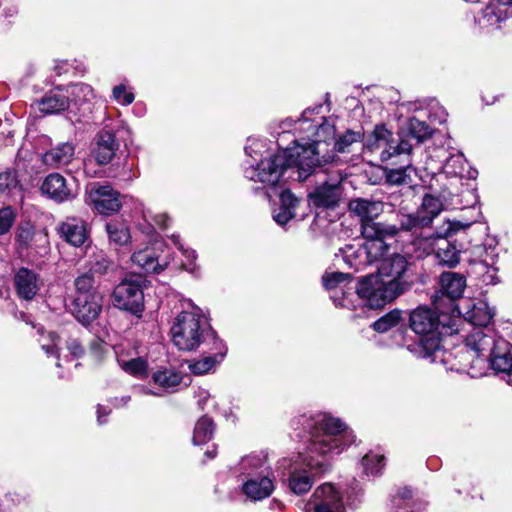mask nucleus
I'll use <instances>...</instances> for the list:
<instances>
[{"label":"nucleus","mask_w":512,"mask_h":512,"mask_svg":"<svg viewBox=\"0 0 512 512\" xmlns=\"http://www.w3.org/2000/svg\"><path fill=\"white\" fill-rule=\"evenodd\" d=\"M274 490V483L271 474L253 475L245 477L242 484L243 493L252 500H262L269 497Z\"/></svg>","instance_id":"obj_21"},{"label":"nucleus","mask_w":512,"mask_h":512,"mask_svg":"<svg viewBox=\"0 0 512 512\" xmlns=\"http://www.w3.org/2000/svg\"><path fill=\"white\" fill-rule=\"evenodd\" d=\"M131 260L148 273H160L168 265V261L160 263L154 249L151 247H145L142 250L134 252Z\"/></svg>","instance_id":"obj_29"},{"label":"nucleus","mask_w":512,"mask_h":512,"mask_svg":"<svg viewBox=\"0 0 512 512\" xmlns=\"http://www.w3.org/2000/svg\"><path fill=\"white\" fill-rule=\"evenodd\" d=\"M102 302V296L74 297L71 308L72 314L79 323L88 326L100 315Z\"/></svg>","instance_id":"obj_17"},{"label":"nucleus","mask_w":512,"mask_h":512,"mask_svg":"<svg viewBox=\"0 0 512 512\" xmlns=\"http://www.w3.org/2000/svg\"><path fill=\"white\" fill-rule=\"evenodd\" d=\"M118 362L122 370L132 376L142 378L148 375V364L141 357L133 358L128 361L119 360Z\"/></svg>","instance_id":"obj_40"},{"label":"nucleus","mask_w":512,"mask_h":512,"mask_svg":"<svg viewBox=\"0 0 512 512\" xmlns=\"http://www.w3.org/2000/svg\"><path fill=\"white\" fill-rule=\"evenodd\" d=\"M440 288L444 295L450 299H458L466 288V279L456 272H444L440 276Z\"/></svg>","instance_id":"obj_30"},{"label":"nucleus","mask_w":512,"mask_h":512,"mask_svg":"<svg viewBox=\"0 0 512 512\" xmlns=\"http://www.w3.org/2000/svg\"><path fill=\"white\" fill-rule=\"evenodd\" d=\"M362 134L348 130L334 142V149L340 153L350 152V147L361 141Z\"/></svg>","instance_id":"obj_44"},{"label":"nucleus","mask_w":512,"mask_h":512,"mask_svg":"<svg viewBox=\"0 0 512 512\" xmlns=\"http://www.w3.org/2000/svg\"><path fill=\"white\" fill-rule=\"evenodd\" d=\"M265 147V143L258 139H248V144L245 146L246 154L256 161L257 156H262L261 149Z\"/></svg>","instance_id":"obj_53"},{"label":"nucleus","mask_w":512,"mask_h":512,"mask_svg":"<svg viewBox=\"0 0 512 512\" xmlns=\"http://www.w3.org/2000/svg\"><path fill=\"white\" fill-rule=\"evenodd\" d=\"M143 392H144L145 394H151V395H155V396H161V394H159V393H155V392H153V391H151V390H149V389H145V388H143Z\"/></svg>","instance_id":"obj_63"},{"label":"nucleus","mask_w":512,"mask_h":512,"mask_svg":"<svg viewBox=\"0 0 512 512\" xmlns=\"http://www.w3.org/2000/svg\"><path fill=\"white\" fill-rule=\"evenodd\" d=\"M394 504L398 509V512H409L407 507L410 506V491H404L401 497H396L394 499Z\"/></svg>","instance_id":"obj_55"},{"label":"nucleus","mask_w":512,"mask_h":512,"mask_svg":"<svg viewBox=\"0 0 512 512\" xmlns=\"http://www.w3.org/2000/svg\"><path fill=\"white\" fill-rule=\"evenodd\" d=\"M17 184V179L15 174L6 170L0 173V194L4 193L7 189L15 187Z\"/></svg>","instance_id":"obj_54"},{"label":"nucleus","mask_w":512,"mask_h":512,"mask_svg":"<svg viewBox=\"0 0 512 512\" xmlns=\"http://www.w3.org/2000/svg\"><path fill=\"white\" fill-rule=\"evenodd\" d=\"M118 149L114 131L105 127L97 134L92 154L98 164L106 165L112 161Z\"/></svg>","instance_id":"obj_20"},{"label":"nucleus","mask_w":512,"mask_h":512,"mask_svg":"<svg viewBox=\"0 0 512 512\" xmlns=\"http://www.w3.org/2000/svg\"><path fill=\"white\" fill-rule=\"evenodd\" d=\"M112 98L118 104L128 106L133 103L135 96L132 92L127 90L125 84L116 85L112 90Z\"/></svg>","instance_id":"obj_50"},{"label":"nucleus","mask_w":512,"mask_h":512,"mask_svg":"<svg viewBox=\"0 0 512 512\" xmlns=\"http://www.w3.org/2000/svg\"><path fill=\"white\" fill-rule=\"evenodd\" d=\"M431 128L425 121L410 118L401 127L396 137L385 126H376L366 143L367 149L377 154L382 162L392 165L402 163L399 168L387 172V181L394 185L412 183V151L431 136Z\"/></svg>","instance_id":"obj_2"},{"label":"nucleus","mask_w":512,"mask_h":512,"mask_svg":"<svg viewBox=\"0 0 512 512\" xmlns=\"http://www.w3.org/2000/svg\"><path fill=\"white\" fill-rule=\"evenodd\" d=\"M70 94L78 98V101H89L94 97V91L92 87L85 83H78L71 86Z\"/></svg>","instance_id":"obj_52"},{"label":"nucleus","mask_w":512,"mask_h":512,"mask_svg":"<svg viewBox=\"0 0 512 512\" xmlns=\"http://www.w3.org/2000/svg\"><path fill=\"white\" fill-rule=\"evenodd\" d=\"M351 275L342 272L326 273L323 276V284L327 290L332 291L331 299L338 307L352 309L355 306L349 299L346 287L350 284Z\"/></svg>","instance_id":"obj_16"},{"label":"nucleus","mask_w":512,"mask_h":512,"mask_svg":"<svg viewBox=\"0 0 512 512\" xmlns=\"http://www.w3.org/2000/svg\"><path fill=\"white\" fill-rule=\"evenodd\" d=\"M106 231L111 243L123 246L130 241V232L128 227L121 222H110L106 225Z\"/></svg>","instance_id":"obj_39"},{"label":"nucleus","mask_w":512,"mask_h":512,"mask_svg":"<svg viewBox=\"0 0 512 512\" xmlns=\"http://www.w3.org/2000/svg\"><path fill=\"white\" fill-rule=\"evenodd\" d=\"M152 379L153 382L159 387L169 390L179 386L183 377L181 373L172 369L165 368L153 373Z\"/></svg>","instance_id":"obj_37"},{"label":"nucleus","mask_w":512,"mask_h":512,"mask_svg":"<svg viewBox=\"0 0 512 512\" xmlns=\"http://www.w3.org/2000/svg\"><path fill=\"white\" fill-rule=\"evenodd\" d=\"M119 193L109 185H95L88 194L90 203L101 214L109 215L120 210Z\"/></svg>","instance_id":"obj_15"},{"label":"nucleus","mask_w":512,"mask_h":512,"mask_svg":"<svg viewBox=\"0 0 512 512\" xmlns=\"http://www.w3.org/2000/svg\"><path fill=\"white\" fill-rule=\"evenodd\" d=\"M110 410H107L105 407L99 405L97 408V420L99 424H104L106 419H103L104 416H108Z\"/></svg>","instance_id":"obj_58"},{"label":"nucleus","mask_w":512,"mask_h":512,"mask_svg":"<svg viewBox=\"0 0 512 512\" xmlns=\"http://www.w3.org/2000/svg\"><path fill=\"white\" fill-rule=\"evenodd\" d=\"M205 455H206L209 459H212V458H214V457H215V455H216V451H215V450H212V451L208 450V451L205 453Z\"/></svg>","instance_id":"obj_62"},{"label":"nucleus","mask_w":512,"mask_h":512,"mask_svg":"<svg viewBox=\"0 0 512 512\" xmlns=\"http://www.w3.org/2000/svg\"><path fill=\"white\" fill-rule=\"evenodd\" d=\"M130 401V396H122L121 398H115L114 402L112 403L114 407H124L128 404Z\"/></svg>","instance_id":"obj_59"},{"label":"nucleus","mask_w":512,"mask_h":512,"mask_svg":"<svg viewBox=\"0 0 512 512\" xmlns=\"http://www.w3.org/2000/svg\"><path fill=\"white\" fill-rule=\"evenodd\" d=\"M362 466L367 475L377 476L385 466L384 456L370 452L363 457Z\"/></svg>","instance_id":"obj_41"},{"label":"nucleus","mask_w":512,"mask_h":512,"mask_svg":"<svg viewBox=\"0 0 512 512\" xmlns=\"http://www.w3.org/2000/svg\"><path fill=\"white\" fill-rule=\"evenodd\" d=\"M41 193L56 203L74 200L78 195V187L73 178L67 179L62 174L54 172L47 175L41 186Z\"/></svg>","instance_id":"obj_13"},{"label":"nucleus","mask_w":512,"mask_h":512,"mask_svg":"<svg viewBox=\"0 0 512 512\" xmlns=\"http://www.w3.org/2000/svg\"><path fill=\"white\" fill-rule=\"evenodd\" d=\"M190 310H183L175 318L171 327L173 344L182 351H194L208 344L217 343L221 339L212 329L199 307L188 301Z\"/></svg>","instance_id":"obj_5"},{"label":"nucleus","mask_w":512,"mask_h":512,"mask_svg":"<svg viewBox=\"0 0 512 512\" xmlns=\"http://www.w3.org/2000/svg\"><path fill=\"white\" fill-rule=\"evenodd\" d=\"M466 344L476 353L477 357L488 358L496 349L498 339L485 333L482 329H476L468 336Z\"/></svg>","instance_id":"obj_24"},{"label":"nucleus","mask_w":512,"mask_h":512,"mask_svg":"<svg viewBox=\"0 0 512 512\" xmlns=\"http://www.w3.org/2000/svg\"><path fill=\"white\" fill-rule=\"evenodd\" d=\"M75 147L70 142L58 144L43 154V163L57 168L69 164L74 156Z\"/></svg>","instance_id":"obj_26"},{"label":"nucleus","mask_w":512,"mask_h":512,"mask_svg":"<svg viewBox=\"0 0 512 512\" xmlns=\"http://www.w3.org/2000/svg\"><path fill=\"white\" fill-rule=\"evenodd\" d=\"M59 232L61 236L71 245L81 246L86 239V229L82 220L77 218H68L64 221Z\"/></svg>","instance_id":"obj_31"},{"label":"nucleus","mask_w":512,"mask_h":512,"mask_svg":"<svg viewBox=\"0 0 512 512\" xmlns=\"http://www.w3.org/2000/svg\"><path fill=\"white\" fill-rule=\"evenodd\" d=\"M16 219V213L12 207L0 208V236L8 233Z\"/></svg>","instance_id":"obj_48"},{"label":"nucleus","mask_w":512,"mask_h":512,"mask_svg":"<svg viewBox=\"0 0 512 512\" xmlns=\"http://www.w3.org/2000/svg\"><path fill=\"white\" fill-rule=\"evenodd\" d=\"M314 152L303 145L287 147L255 164L249 162L244 175L251 181L270 186L280 181H305L317 167Z\"/></svg>","instance_id":"obj_4"},{"label":"nucleus","mask_w":512,"mask_h":512,"mask_svg":"<svg viewBox=\"0 0 512 512\" xmlns=\"http://www.w3.org/2000/svg\"><path fill=\"white\" fill-rule=\"evenodd\" d=\"M443 210V204L440 198L431 195L425 194L421 205L418 207L417 212L420 217L428 218V227L432 224L433 220L441 213Z\"/></svg>","instance_id":"obj_35"},{"label":"nucleus","mask_w":512,"mask_h":512,"mask_svg":"<svg viewBox=\"0 0 512 512\" xmlns=\"http://www.w3.org/2000/svg\"><path fill=\"white\" fill-rule=\"evenodd\" d=\"M7 18H13L17 14V9L15 7H10L6 11Z\"/></svg>","instance_id":"obj_60"},{"label":"nucleus","mask_w":512,"mask_h":512,"mask_svg":"<svg viewBox=\"0 0 512 512\" xmlns=\"http://www.w3.org/2000/svg\"><path fill=\"white\" fill-rule=\"evenodd\" d=\"M14 286L19 298L30 301L40 288L38 275L28 268H20L14 276Z\"/></svg>","instance_id":"obj_22"},{"label":"nucleus","mask_w":512,"mask_h":512,"mask_svg":"<svg viewBox=\"0 0 512 512\" xmlns=\"http://www.w3.org/2000/svg\"><path fill=\"white\" fill-rule=\"evenodd\" d=\"M364 242L358 245H347L342 250L344 262L355 270H361L378 261L389 250V245L379 236L363 237Z\"/></svg>","instance_id":"obj_9"},{"label":"nucleus","mask_w":512,"mask_h":512,"mask_svg":"<svg viewBox=\"0 0 512 512\" xmlns=\"http://www.w3.org/2000/svg\"><path fill=\"white\" fill-rule=\"evenodd\" d=\"M91 346H92L93 349H100L101 348V343L98 340H94L91 343Z\"/></svg>","instance_id":"obj_61"},{"label":"nucleus","mask_w":512,"mask_h":512,"mask_svg":"<svg viewBox=\"0 0 512 512\" xmlns=\"http://www.w3.org/2000/svg\"><path fill=\"white\" fill-rule=\"evenodd\" d=\"M471 322L479 327L487 326L493 318V314L486 308L475 306L471 311Z\"/></svg>","instance_id":"obj_51"},{"label":"nucleus","mask_w":512,"mask_h":512,"mask_svg":"<svg viewBox=\"0 0 512 512\" xmlns=\"http://www.w3.org/2000/svg\"><path fill=\"white\" fill-rule=\"evenodd\" d=\"M60 338L54 332H47L41 335L39 340L42 349L45 351L47 355H54L57 358L59 357L57 347Z\"/></svg>","instance_id":"obj_47"},{"label":"nucleus","mask_w":512,"mask_h":512,"mask_svg":"<svg viewBox=\"0 0 512 512\" xmlns=\"http://www.w3.org/2000/svg\"><path fill=\"white\" fill-rule=\"evenodd\" d=\"M442 171L450 177L475 179L477 170L468 166L464 155L460 152L450 155L441 166Z\"/></svg>","instance_id":"obj_23"},{"label":"nucleus","mask_w":512,"mask_h":512,"mask_svg":"<svg viewBox=\"0 0 512 512\" xmlns=\"http://www.w3.org/2000/svg\"><path fill=\"white\" fill-rule=\"evenodd\" d=\"M428 218L420 217L418 212L398 214L396 224H368L365 233L369 237L379 236L382 241L396 237L400 232H409L417 228L428 227Z\"/></svg>","instance_id":"obj_11"},{"label":"nucleus","mask_w":512,"mask_h":512,"mask_svg":"<svg viewBox=\"0 0 512 512\" xmlns=\"http://www.w3.org/2000/svg\"><path fill=\"white\" fill-rule=\"evenodd\" d=\"M199 349L203 354L208 355L189 365L191 372L196 375H202L214 369L217 364L222 362L227 353V347L222 340L221 346L215 343L204 345Z\"/></svg>","instance_id":"obj_19"},{"label":"nucleus","mask_w":512,"mask_h":512,"mask_svg":"<svg viewBox=\"0 0 512 512\" xmlns=\"http://www.w3.org/2000/svg\"><path fill=\"white\" fill-rule=\"evenodd\" d=\"M170 239L172 243L182 252L185 262H183V267L189 271L190 273H194L196 270L195 260L197 258L196 252L192 249L185 248L183 243L181 242L179 235H171Z\"/></svg>","instance_id":"obj_42"},{"label":"nucleus","mask_w":512,"mask_h":512,"mask_svg":"<svg viewBox=\"0 0 512 512\" xmlns=\"http://www.w3.org/2000/svg\"><path fill=\"white\" fill-rule=\"evenodd\" d=\"M153 220L160 228L163 229L167 228L170 222L169 216L165 213L156 214L153 217Z\"/></svg>","instance_id":"obj_57"},{"label":"nucleus","mask_w":512,"mask_h":512,"mask_svg":"<svg viewBox=\"0 0 512 512\" xmlns=\"http://www.w3.org/2000/svg\"><path fill=\"white\" fill-rule=\"evenodd\" d=\"M315 174L320 178L321 184L317 186L313 192L309 194L311 203L316 207L334 208L337 206L342 195V181L343 176L341 173L334 172L328 173L322 167H316Z\"/></svg>","instance_id":"obj_10"},{"label":"nucleus","mask_w":512,"mask_h":512,"mask_svg":"<svg viewBox=\"0 0 512 512\" xmlns=\"http://www.w3.org/2000/svg\"><path fill=\"white\" fill-rule=\"evenodd\" d=\"M113 266V263L102 252L94 254L89 262L90 272L94 274H105Z\"/></svg>","instance_id":"obj_46"},{"label":"nucleus","mask_w":512,"mask_h":512,"mask_svg":"<svg viewBox=\"0 0 512 512\" xmlns=\"http://www.w3.org/2000/svg\"><path fill=\"white\" fill-rule=\"evenodd\" d=\"M508 8L500 0L489 3L482 11L483 20L491 26L500 27V23L508 18Z\"/></svg>","instance_id":"obj_34"},{"label":"nucleus","mask_w":512,"mask_h":512,"mask_svg":"<svg viewBox=\"0 0 512 512\" xmlns=\"http://www.w3.org/2000/svg\"><path fill=\"white\" fill-rule=\"evenodd\" d=\"M400 320L401 312L399 310H393L375 321L373 323V328L377 332L384 333L392 327H395Z\"/></svg>","instance_id":"obj_45"},{"label":"nucleus","mask_w":512,"mask_h":512,"mask_svg":"<svg viewBox=\"0 0 512 512\" xmlns=\"http://www.w3.org/2000/svg\"><path fill=\"white\" fill-rule=\"evenodd\" d=\"M314 110L307 109L302 113V116L297 121V130L304 133L299 139L293 141L294 145H303L306 149H313L314 157L318 160L317 167H322L323 164L333 161L331 156L319 157L321 152V143H327L335 138L334 124L331 123L323 116L311 118Z\"/></svg>","instance_id":"obj_6"},{"label":"nucleus","mask_w":512,"mask_h":512,"mask_svg":"<svg viewBox=\"0 0 512 512\" xmlns=\"http://www.w3.org/2000/svg\"><path fill=\"white\" fill-rule=\"evenodd\" d=\"M299 203V199L288 189L280 194V205L273 211V219L275 222L284 226L295 217V209Z\"/></svg>","instance_id":"obj_27"},{"label":"nucleus","mask_w":512,"mask_h":512,"mask_svg":"<svg viewBox=\"0 0 512 512\" xmlns=\"http://www.w3.org/2000/svg\"><path fill=\"white\" fill-rule=\"evenodd\" d=\"M310 440L306 454L299 453L295 460L283 458L278 462L283 482L295 495L307 493L314 482V474L327 470L326 457L342 453L355 441L353 431L339 418L328 414L304 419Z\"/></svg>","instance_id":"obj_1"},{"label":"nucleus","mask_w":512,"mask_h":512,"mask_svg":"<svg viewBox=\"0 0 512 512\" xmlns=\"http://www.w3.org/2000/svg\"><path fill=\"white\" fill-rule=\"evenodd\" d=\"M34 237V229L30 223L21 224L16 232V242L20 248H28Z\"/></svg>","instance_id":"obj_49"},{"label":"nucleus","mask_w":512,"mask_h":512,"mask_svg":"<svg viewBox=\"0 0 512 512\" xmlns=\"http://www.w3.org/2000/svg\"><path fill=\"white\" fill-rule=\"evenodd\" d=\"M143 283L144 278L140 275H131L121 281L112 293L114 307L140 317L144 310Z\"/></svg>","instance_id":"obj_8"},{"label":"nucleus","mask_w":512,"mask_h":512,"mask_svg":"<svg viewBox=\"0 0 512 512\" xmlns=\"http://www.w3.org/2000/svg\"><path fill=\"white\" fill-rule=\"evenodd\" d=\"M215 426L207 416L201 417L195 424L192 441L195 445L207 443L213 436Z\"/></svg>","instance_id":"obj_36"},{"label":"nucleus","mask_w":512,"mask_h":512,"mask_svg":"<svg viewBox=\"0 0 512 512\" xmlns=\"http://www.w3.org/2000/svg\"><path fill=\"white\" fill-rule=\"evenodd\" d=\"M305 509L306 512H345L341 494L330 483L316 488Z\"/></svg>","instance_id":"obj_14"},{"label":"nucleus","mask_w":512,"mask_h":512,"mask_svg":"<svg viewBox=\"0 0 512 512\" xmlns=\"http://www.w3.org/2000/svg\"><path fill=\"white\" fill-rule=\"evenodd\" d=\"M239 469L244 477L272 473L267 463V457L263 454H251L243 457L239 463Z\"/></svg>","instance_id":"obj_32"},{"label":"nucleus","mask_w":512,"mask_h":512,"mask_svg":"<svg viewBox=\"0 0 512 512\" xmlns=\"http://www.w3.org/2000/svg\"><path fill=\"white\" fill-rule=\"evenodd\" d=\"M378 261L377 275L365 276L350 288H355L362 304L371 309L382 308L405 294L415 281V265L407 255L397 252L388 254L387 250Z\"/></svg>","instance_id":"obj_3"},{"label":"nucleus","mask_w":512,"mask_h":512,"mask_svg":"<svg viewBox=\"0 0 512 512\" xmlns=\"http://www.w3.org/2000/svg\"><path fill=\"white\" fill-rule=\"evenodd\" d=\"M491 368L496 373H504L509 375L512 371V354L510 352V344L504 339H498L496 349L487 358Z\"/></svg>","instance_id":"obj_25"},{"label":"nucleus","mask_w":512,"mask_h":512,"mask_svg":"<svg viewBox=\"0 0 512 512\" xmlns=\"http://www.w3.org/2000/svg\"><path fill=\"white\" fill-rule=\"evenodd\" d=\"M500 2H502V4L508 6V5H512V0H500Z\"/></svg>","instance_id":"obj_64"},{"label":"nucleus","mask_w":512,"mask_h":512,"mask_svg":"<svg viewBox=\"0 0 512 512\" xmlns=\"http://www.w3.org/2000/svg\"><path fill=\"white\" fill-rule=\"evenodd\" d=\"M349 210L360 218L363 237H368L365 233L368 224H383L374 221L383 211V204L380 201L357 198L349 202Z\"/></svg>","instance_id":"obj_18"},{"label":"nucleus","mask_w":512,"mask_h":512,"mask_svg":"<svg viewBox=\"0 0 512 512\" xmlns=\"http://www.w3.org/2000/svg\"><path fill=\"white\" fill-rule=\"evenodd\" d=\"M74 297H94L102 296L95 286L94 278L91 274L85 273L78 276L75 281Z\"/></svg>","instance_id":"obj_38"},{"label":"nucleus","mask_w":512,"mask_h":512,"mask_svg":"<svg viewBox=\"0 0 512 512\" xmlns=\"http://www.w3.org/2000/svg\"><path fill=\"white\" fill-rule=\"evenodd\" d=\"M443 234V227L436 232L424 235L423 233L415 236L411 241L412 252L417 258H425L436 253V243Z\"/></svg>","instance_id":"obj_28"},{"label":"nucleus","mask_w":512,"mask_h":512,"mask_svg":"<svg viewBox=\"0 0 512 512\" xmlns=\"http://www.w3.org/2000/svg\"><path fill=\"white\" fill-rule=\"evenodd\" d=\"M409 325L420 336L419 356L431 358L440 348L438 315L432 309L420 306L410 313Z\"/></svg>","instance_id":"obj_7"},{"label":"nucleus","mask_w":512,"mask_h":512,"mask_svg":"<svg viewBox=\"0 0 512 512\" xmlns=\"http://www.w3.org/2000/svg\"><path fill=\"white\" fill-rule=\"evenodd\" d=\"M37 105L39 111L44 114H57L69 107V98L57 89L47 93Z\"/></svg>","instance_id":"obj_33"},{"label":"nucleus","mask_w":512,"mask_h":512,"mask_svg":"<svg viewBox=\"0 0 512 512\" xmlns=\"http://www.w3.org/2000/svg\"><path fill=\"white\" fill-rule=\"evenodd\" d=\"M470 224H463L459 221H447L443 227V234L436 243L435 259L439 265L449 268L455 267L460 261L461 247L451 240L454 233L469 227Z\"/></svg>","instance_id":"obj_12"},{"label":"nucleus","mask_w":512,"mask_h":512,"mask_svg":"<svg viewBox=\"0 0 512 512\" xmlns=\"http://www.w3.org/2000/svg\"><path fill=\"white\" fill-rule=\"evenodd\" d=\"M471 254L474 256V262L482 263L485 266H491L495 263V248L491 246L475 245L471 250Z\"/></svg>","instance_id":"obj_43"},{"label":"nucleus","mask_w":512,"mask_h":512,"mask_svg":"<svg viewBox=\"0 0 512 512\" xmlns=\"http://www.w3.org/2000/svg\"><path fill=\"white\" fill-rule=\"evenodd\" d=\"M67 349L76 358L81 357L84 353V349L77 339H69L67 341Z\"/></svg>","instance_id":"obj_56"}]
</instances>
